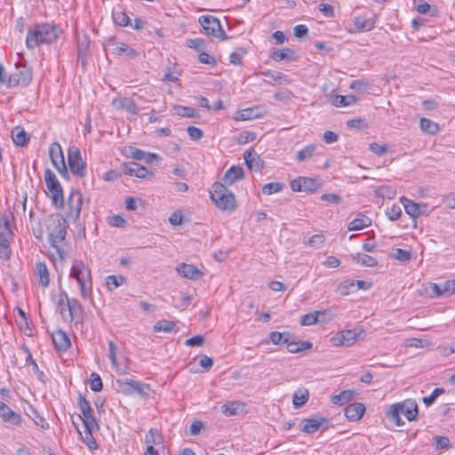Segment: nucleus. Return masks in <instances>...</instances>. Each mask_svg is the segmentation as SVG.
I'll return each instance as SVG.
<instances>
[{
    "instance_id": "1",
    "label": "nucleus",
    "mask_w": 455,
    "mask_h": 455,
    "mask_svg": "<svg viewBox=\"0 0 455 455\" xmlns=\"http://www.w3.org/2000/svg\"><path fill=\"white\" fill-rule=\"evenodd\" d=\"M58 28L50 23H38L28 30L26 45L34 49L43 44H52L58 38Z\"/></svg>"
},
{
    "instance_id": "2",
    "label": "nucleus",
    "mask_w": 455,
    "mask_h": 455,
    "mask_svg": "<svg viewBox=\"0 0 455 455\" xmlns=\"http://www.w3.org/2000/svg\"><path fill=\"white\" fill-rule=\"evenodd\" d=\"M69 277L74 278L80 290V295L84 299H92V278L91 269L84 261L74 259L72 261Z\"/></svg>"
},
{
    "instance_id": "3",
    "label": "nucleus",
    "mask_w": 455,
    "mask_h": 455,
    "mask_svg": "<svg viewBox=\"0 0 455 455\" xmlns=\"http://www.w3.org/2000/svg\"><path fill=\"white\" fill-rule=\"evenodd\" d=\"M418 404L414 399H406L401 403L390 405L387 416L392 419L397 427L404 424L401 415H404L409 421L415 420L418 416Z\"/></svg>"
},
{
    "instance_id": "4",
    "label": "nucleus",
    "mask_w": 455,
    "mask_h": 455,
    "mask_svg": "<svg viewBox=\"0 0 455 455\" xmlns=\"http://www.w3.org/2000/svg\"><path fill=\"white\" fill-rule=\"evenodd\" d=\"M46 228L51 246L60 251L59 246L67 235V220L60 214L51 215L47 220Z\"/></svg>"
},
{
    "instance_id": "5",
    "label": "nucleus",
    "mask_w": 455,
    "mask_h": 455,
    "mask_svg": "<svg viewBox=\"0 0 455 455\" xmlns=\"http://www.w3.org/2000/svg\"><path fill=\"white\" fill-rule=\"evenodd\" d=\"M210 197L216 207L223 212H232L235 209V199L224 184L214 183L210 191Z\"/></svg>"
},
{
    "instance_id": "6",
    "label": "nucleus",
    "mask_w": 455,
    "mask_h": 455,
    "mask_svg": "<svg viewBox=\"0 0 455 455\" xmlns=\"http://www.w3.org/2000/svg\"><path fill=\"white\" fill-rule=\"evenodd\" d=\"M12 212H4L0 217V258L7 259L11 256V241L13 236Z\"/></svg>"
},
{
    "instance_id": "7",
    "label": "nucleus",
    "mask_w": 455,
    "mask_h": 455,
    "mask_svg": "<svg viewBox=\"0 0 455 455\" xmlns=\"http://www.w3.org/2000/svg\"><path fill=\"white\" fill-rule=\"evenodd\" d=\"M44 180L52 204L57 208H62L64 205L63 190L55 174L51 170H46Z\"/></svg>"
},
{
    "instance_id": "8",
    "label": "nucleus",
    "mask_w": 455,
    "mask_h": 455,
    "mask_svg": "<svg viewBox=\"0 0 455 455\" xmlns=\"http://www.w3.org/2000/svg\"><path fill=\"white\" fill-rule=\"evenodd\" d=\"M363 330L362 328H354L337 332L331 338V343L335 347H350L362 338Z\"/></svg>"
},
{
    "instance_id": "9",
    "label": "nucleus",
    "mask_w": 455,
    "mask_h": 455,
    "mask_svg": "<svg viewBox=\"0 0 455 455\" xmlns=\"http://www.w3.org/2000/svg\"><path fill=\"white\" fill-rule=\"evenodd\" d=\"M32 79V70L25 66L17 67L8 78L5 77L4 84L7 87L27 86Z\"/></svg>"
},
{
    "instance_id": "10",
    "label": "nucleus",
    "mask_w": 455,
    "mask_h": 455,
    "mask_svg": "<svg viewBox=\"0 0 455 455\" xmlns=\"http://www.w3.org/2000/svg\"><path fill=\"white\" fill-rule=\"evenodd\" d=\"M199 23L207 35L226 39V33L223 31L220 20L211 15H205L199 18Z\"/></svg>"
},
{
    "instance_id": "11",
    "label": "nucleus",
    "mask_w": 455,
    "mask_h": 455,
    "mask_svg": "<svg viewBox=\"0 0 455 455\" xmlns=\"http://www.w3.org/2000/svg\"><path fill=\"white\" fill-rule=\"evenodd\" d=\"M68 163L71 172L77 177H84L86 170L84 164L81 157V153L78 148H69L68 154Z\"/></svg>"
},
{
    "instance_id": "12",
    "label": "nucleus",
    "mask_w": 455,
    "mask_h": 455,
    "mask_svg": "<svg viewBox=\"0 0 455 455\" xmlns=\"http://www.w3.org/2000/svg\"><path fill=\"white\" fill-rule=\"evenodd\" d=\"M82 205L83 196L81 192L77 190L71 191L68 198V218L73 220H78L81 213Z\"/></svg>"
},
{
    "instance_id": "13",
    "label": "nucleus",
    "mask_w": 455,
    "mask_h": 455,
    "mask_svg": "<svg viewBox=\"0 0 455 455\" xmlns=\"http://www.w3.org/2000/svg\"><path fill=\"white\" fill-rule=\"evenodd\" d=\"M49 155L54 168L60 174L66 175L68 171L60 145L57 142L52 143L49 148Z\"/></svg>"
},
{
    "instance_id": "14",
    "label": "nucleus",
    "mask_w": 455,
    "mask_h": 455,
    "mask_svg": "<svg viewBox=\"0 0 455 455\" xmlns=\"http://www.w3.org/2000/svg\"><path fill=\"white\" fill-rule=\"evenodd\" d=\"M118 384L121 391L125 395H143L145 394L146 389H148V385L131 379H124L123 380H119Z\"/></svg>"
},
{
    "instance_id": "15",
    "label": "nucleus",
    "mask_w": 455,
    "mask_h": 455,
    "mask_svg": "<svg viewBox=\"0 0 455 455\" xmlns=\"http://www.w3.org/2000/svg\"><path fill=\"white\" fill-rule=\"evenodd\" d=\"M122 171L125 175L134 176L140 179H145L148 176L153 175V173L150 172L145 166H142L140 164L134 162L123 164Z\"/></svg>"
},
{
    "instance_id": "16",
    "label": "nucleus",
    "mask_w": 455,
    "mask_h": 455,
    "mask_svg": "<svg viewBox=\"0 0 455 455\" xmlns=\"http://www.w3.org/2000/svg\"><path fill=\"white\" fill-rule=\"evenodd\" d=\"M0 418L11 426H19L21 422L20 415L13 411L4 403L0 402Z\"/></svg>"
},
{
    "instance_id": "17",
    "label": "nucleus",
    "mask_w": 455,
    "mask_h": 455,
    "mask_svg": "<svg viewBox=\"0 0 455 455\" xmlns=\"http://www.w3.org/2000/svg\"><path fill=\"white\" fill-rule=\"evenodd\" d=\"M243 159L246 166L251 171L258 172L263 167V162L257 152L253 149L245 151L243 154Z\"/></svg>"
},
{
    "instance_id": "18",
    "label": "nucleus",
    "mask_w": 455,
    "mask_h": 455,
    "mask_svg": "<svg viewBox=\"0 0 455 455\" xmlns=\"http://www.w3.org/2000/svg\"><path fill=\"white\" fill-rule=\"evenodd\" d=\"M365 412V406L361 403H354L345 408V416L350 421H358Z\"/></svg>"
},
{
    "instance_id": "19",
    "label": "nucleus",
    "mask_w": 455,
    "mask_h": 455,
    "mask_svg": "<svg viewBox=\"0 0 455 455\" xmlns=\"http://www.w3.org/2000/svg\"><path fill=\"white\" fill-rule=\"evenodd\" d=\"M145 444L147 447L164 449V436L157 429L151 428L145 435Z\"/></svg>"
},
{
    "instance_id": "20",
    "label": "nucleus",
    "mask_w": 455,
    "mask_h": 455,
    "mask_svg": "<svg viewBox=\"0 0 455 455\" xmlns=\"http://www.w3.org/2000/svg\"><path fill=\"white\" fill-rule=\"evenodd\" d=\"M112 105L116 109H124L126 110L130 114H138L139 108L135 103V101L131 98H119V99H114L112 101Z\"/></svg>"
},
{
    "instance_id": "21",
    "label": "nucleus",
    "mask_w": 455,
    "mask_h": 455,
    "mask_svg": "<svg viewBox=\"0 0 455 455\" xmlns=\"http://www.w3.org/2000/svg\"><path fill=\"white\" fill-rule=\"evenodd\" d=\"M176 270L181 276L188 279L196 280L202 275L201 271L190 264L181 263L177 266Z\"/></svg>"
},
{
    "instance_id": "22",
    "label": "nucleus",
    "mask_w": 455,
    "mask_h": 455,
    "mask_svg": "<svg viewBox=\"0 0 455 455\" xmlns=\"http://www.w3.org/2000/svg\"><path fill=\"white\" fill-rule=\"evenodd\" d=\"M262 116L261 109L259 107H253L242 109L236 112L235 120L247 121L260 118Z\"/></svg>"
},
{
    "instance_id": "23",
    "label": "nucleus",
    "mask_w": 455,
    "mask_h": 455,
    "mask_svg": "<svg viewBox=\"0 0 455 455\" xmlns=\"http://www.w3.org/2000/svg\"><path fill=\"white\" fill-rule=\"evenodd\" d=\"M52 339L54 346L59 350H67L71 345L68 335L61 330L54 331Z\"/></svg>"
},
{
    "instance_id": "24",
    "label": "nucleus",
    "mask_w": 455,
    "mask_h": 455,
    "mask_svg": "<svg viewBox=\"0 0 455 455\" xmlns=\"http://www.w3.org/2000/svg\"><path fill=\"white\" fill-rule=\"evenodd\" d=\"M243 177V170L240 166L234 165L230 167L224 174L223 182L226 185H232L236 180Z\"/></svg>"
},
{
    "instance_id": "25",
    "label": "nucleus",
    "mask_w": 455,
    "mask_h": 455,
    "mask_svg": "<svg viewBox=\"0 0 455 455\" xmlns=\"http://www.w3.org/2000/svg\"><path fill=\"white\" fill-rule=\"evenodd\" d=\"M36 275L39 279V283L46 288L50 283V274L47 268V266L44 262H37L36 264Z\"/></svg>"
},
{
    "instance_id": "26",
    "label": "nucleus",
    "mask_w": 455,
    "mask_h": 455,
    "mask_svg": "<svg viewBox=\"0 0 455 455\" xmlns=\"http://www.w3.org/2000/svg\"><path fill=\"white\" fill-rule=\"evenodd\" d=\"M325 419H305L302 421L301 431L307 434H313L316 432L322 424L325 422Z\"/></svg>"
},
{
    "instance_id": "27",
    "label": "nucleus",
    "mask_w": 455,
    "mask_h": 455,
    "mask_svg": "<svg viewBox=\"0 0 455 455\" xmlns=\"http://www.w3.org/2000/svg\"><path fill=\"white\" fill-rule=\"evenodd\" d=\"M400 202L403 205L405 212L412 219H417L420 215L419 205L415 202L405 196H401Z\"/></svg>"
},
{
    "instance_id": "28",
    "label": "nucleus",
    "mask_w": 455,
    "mask_h": 455,
    "mask_svg": "<svg viewBox=\"0 0 455 455\" xmlns=\"http://www.w3.org/2000/svg\"><path fill=\"white\" fill-rule=\"evenodd\" d=\"M117 347L114 341H108V357L111 361L112 367L116 372L126 373V368L120 365L116 359Z\"/></svg>"
},
{
    "instance_id": "29",
    "label": "nucleus",
    "mask_w": 455,
    "mask_h": 455,
    "mask_svg": "<svg viewBox=\"0 0 455 455\" xmlns=\"http://www.w3.org/2000/svg\"><path fill=\"white\" fill-rule=\"evenodd\" d=\"M371 224V220L363 214L358 215L355 219L350 221L347 225L348 230H361L369 227Z\"/></svg>"
},
{
    "instance_id": "30",
    "label": "nucleus",
    "mask_w": 455,
    "mask_h": 455,
    "mask_svg": "<svg viewBox=\"0 0 455 455\" xmlns=\"http://www.w3.org/2000/svg\"><path fill=\"white\" fill-rule=\"evenodd\" d=\"M309 398V392L307 388L297 389L292 395V404L295 408H299L304 405Z\"/></svg>"
},
{
    "instance_id": "31",
    "label": "nucleus",
    "mask_w": 455,
    "mask_h": 455,
    "mask_svg": "<svg viewBox=\"0 0 455 455\" xmlns=\"http://www.w3.org/2000/svg\"><path fill=\"white\" fill-rule=\"evenodd\" d=\"M354 25L360 32L370 31L374 28V20L365 16H357L354 20Z\"/></svg>"
},
{
    "instance_id": "32",
    "label": "nucleus",
    "mask_w": 455,
    "mask_h": 455,
    "mask_svg": "<svg viewBox=\"0 0 455 455\" xmlns=\"http://www.w3.org/2000/svg\"><path fill=\"white\" fill-rule=\"evenodd\" d=\"M351 258L355 263L360 264L361 266L363 267H372L378 265V260L375 258L367 254L356 253L355 255H351Z\"/></svg>"
},
{
    "instance_id": "33",
    "label": "nucleus",
    "mask_w": 455,
    "mask_h": 455,
    "mask_svg": "<svg viewBox=\"0 0 455 455\" xmlns=\"http://www.w3.org/2000/svg\"><path fill=\"white\" fill-rule=\"evenodd\" d=\"M419 126L422 132L431 135H435L439 132V124L428 118L422 117L419 120Z\"/></svg>"
},
{
    "instance_id": "34",
    "label": "nucleus",
    "mask_w": 455,
    "mask_h": 455,
    "mask_svg": "<svg viewBox=\"0 0 455 455\" xmlns=\"http://www.w3.org/2000/svg\"><path fill=\"white\" fill-rule=\"evenodd\" d=\"M354 395L355 392L353 390H343L331 397V403L336 405H343L351 401Z\"/></svg>"
},
{
    "instance_id": "35",
    "label": "nucleus",
    "mask_w": 455,
    "mask_h": 455,
    "mask_svg": "<svg viewBox=\"0 0 455 455\" xmlns=\"http://www.w3.org/2000/svg\"><path fill=\"white\" fill-rule=\"evenodd\" d=\"M125 283L123 275H108L105 279V285L108 291H112Z\"/></svg>"
},
{
    "instance_id": "36",
    "label": "nucleus",
    "mask_w": 455,
    "mask_h": 455,
    "mask_svg": "<svg viewBox=\"0 0 455 455\" xmlns=\"http://www.w3.org/2000/svg\"><path fill=\"white\" fill-rule=\"evenodd\" d=\"M375 195L383 199H392L395 196L396 190L391 185H382L375 189Z\"/></svg>"
},
{
    "instance_id": "37",
    "label": "nucleus",
    "mask_w": 455,
    "mask_h": 455,
    "mask_svg": "<svg viewBox=\"0 0 455 455\" xmlns=\"http://www.w3.org/2000/svg\"><path fill=\"white\" fill-rule=\"evenodd\" d=\"M83 442L91 451L98 449V444L92 435V430L84 429V434L76 427Z\"/></svg>"
},
{
    "instance_id": "38",
    "label": "nucleus",
    "mask_w": 455,
    "mask_h": 455,
    "mask_svg": "<svg viewBox=\"0 0 455 455\" xmlns=\"http://www.w3.org/2000/svg\"><path fill=\"white\" fill-rule=\"evenodd\" d=\"M68 320L72 321L82 311L80 302L76 299H68Z\"/></svg>"
},
{
    "instance_id": "39",
    "label": "nucleus",
    "mask_w": 455,
    "mask_h": 455,
    "mask_svg": "<svg viewBox=\"0 0 455 455\" xmlns=\"http://www.w3.org/2000/svg\"><path fill=\"white\" fill-rule=\"evenodd\" d=\"M154 331L156 332H166L171 333L176 331V325L173 322L163 320L156 323L153 327Z\"/></svg>"
},
{
    "instance_id": "40",
    "label": "nucleus",
    "mask_w": 455,
    "mask_h": 455,
    "mask_svg": "<svg viewBox=\"0 0 455 455\" xmlns=\"http://www.w3.org/2000/svg\"><path fill=\"white\" fill-rule=\"evenodd\" d=\"M114 52L117 55H125L129 57H136L139 55L135 49L124 43L117 44L114 49Z\"/></svg>"
},
{
    "instance_id": "41",
    "label": "nucleus",
    "mask_w": 455,
    "mask_h": 455,
    "mask_svg": "<svg viewBox=\"0 0 455 455\" xmlns=\"http://www.w3.org/2000/svg\"><path fill=\"white\" fill-rule=\"evenodd\" d=\"M12 138L14 144L17 146H24L28 141L27 133L23 129H20V127H15L12 131Z\"/></svg>"
},
{
    "instance_id": "42",
    "label": "nucleus",
    "mask_w": 455,
    "mask_h": 455,
    "mask_svg": "<svg viewBox=\"0 0 455 455\" xmlns=\"http://www.w3.org/2000/svg\"><path fill=\"white\" fill-rule=\"evenodd\" d=\"M68 297L67 293L60 294L57 302V311L61 315L62 318L68 321Z\"/></svg>"
},
{
    "instance_id": "43",
    "label": "nucleus",
    "mask_w": 455,
    "mask_h": 455,
    "mask_svg": "<svg viewBox=\"0 0 455 455\" xmlns=\"http://www.w3.org/2000/svg\"><path fill=\"white\" fill-rule=\"evenodd\" d=\"M315 150V146L313 144L307 145L305 148L300 149L296 156L298 162H304L312 157Z\"/></svg>"
},
{
    "instance_id": "44",
    "label": "nucleus",
    "mask_w": 455,
    "mask_h": 455,
    "mask_svg": "<svg viewBox=\"0 0 455 455\" xmlns=\"http://www.w3.org/2000/svg\"><path fill=\"white\" fill-rule=\"evenodd\" d=\"M424 291L426 294L430 298H438L443 296L441 283L437 284L434 283H429L426 284Z\"/></svg>"
},
{
    "instance_id": "45",
    "label": "nucleus",
    "mask_w": 455,
    "mask_h": 455,
    "mask_svg": "<svg viewBox=\"0 0 455 455\" xmlns=\"http://www.w3.org/2000/svg\"><path fill=\"white\" fill-rule=\"evenodd\" d=\"M288 337H291L289 332L271 331L269 333V340L274 345L288 343Z\"/></svg>"
},
{
    "instance_id": "46",
    "label": "nucleus",
    "mask_w": 455,
    "mask_h": 455,
    "mask_svg": "<svg viewBox=\"0 0 455 455\" xmlns=\"http://www.w3.org/2000/svg\"><path fill=\"white\" fill-rule=\"evenodd\" d=\"M322 311H315L313 313L303 315L299 319V323L303 326L313 325L317 323L318 315H323Z\"/></svg>"
},
{
    "instance_id": "47",
    "label": "nucleus",
    "mask_w": 455,
    "mask_h": 455,
    "mask_svg": "<svg viewBox=\"0 0 455 455\" xmlns=\"http://www.w3.org/2000/svg\"><path fill=\"white\" fill-rule=\"evenodd\" d=\"M284 185L280 182H270L267 183L262 187V193L267 196H270L275 193H279L283 189Z\"/></svg>"
},
{
    "instance_id": "48",
    "label": "nucleus",
    "mask_w": 455,
    "mask_h": 455,
    "mask_svg": "<svg viewBox=\"0 0 455 455\" xmlns=\"http://www.w3.org/2000/svg\"><path fill=\"white\" fill-rule=\"evenodd\" d=\"M391 257L399 261L407 262L411 260V254L410 251L400 248H395L392 250Z\"/></svg>"
},
{
    "instance_id": "49",
    "label": "nucleus",
    "mask_w": 455,
    "mask_h": 455,
    "mask_svg": "<svg viewBox=\"0 0 455 455\" xmlns=\"http://www.w3.org/2000/svg\"><path fill=\"white\" fill-rule=\"evenodd\" d=\"M113 20L116 25L121 27L128 26L131 21L128 15L123 11L113 12Z\"/></svg>"
},
{
    "instance_id": "50",
    "label": "nucleus",
    "mask_w": 455,
    "mask_h": 455,
    "mask_svg": "<svg viewBox=\"0 0 455 455\" xmlns=\"http://www.w3.org/2000/svg\"><path fill=\"white\" fill-rule=\"evenodd\" d=\"M356 102V98L353 95H337L334 100V105L337 107H347Z\"/></svg>"
},
{
    "instance_id": "51",
    "label": "nucleus",
    "mask_w": 455,
    "mask_h": 455,
    "mask_svg": "<svg viewBox=\"0 0 455 455\" xmlns=\"http://www.w3.org/2000/svg\"><path fill=\"white\" fill-rule=\"evenodd\" d=\"M302 179H303L302 187H303L304 192H315L320 187V183L315 179L307 178V177H302Z\"/></svg>"
},
{
    "instance_id": "52",
    "label": "nucleus",
    "mask_w": 455,
    "mask_h": 455,
    "mask_svg": "<svg viewBox=\"0 0 455 455\" xmlns=\"http://www.w3.org/2000/svg\"><path fill=\"white\" fill-rule=\"evenodd\" d=\"M270 81L274 82L277 84H289L291 83V80L288 77V76L281 73V72H273L267 76Z\"/></svg>"
},
{
    "instance_id": "53",
    "label": "nucleus",
    "mask_w": 455,
    "mask_h": 455,
    "mask_svg": "<svg viewBox=\"0 0 455 455\" xmlns=\"http://www.w3.org/2000/svg\"><path fill=\"white\" fill-rule=\"evenodd\" d=\"M89 385H90V388L92 391H94V392L101 391L103 385H102V380L100 379V376L96 372L91 373L90 379H89Z\"/></svg>"
},
{
    "instance_id": "54",
    "label": "nucleus",
    "mask_w": 455,
    "mask_h": 455,
    "mask_svg": "<svg viewBox=\"0 0 455 455\" xmlns=\"http://www.w3.org/2000/svg\"><path fill=\"white\" fill-rule=\"evenodd\" d=\"M287 344V350L290 353H298L299 351H302L304 349H307L311 347V344L309 342H303L301 344L290 341V337H288V343Z\"/></svg>"
},
{
    "instance_id": "55",
    "label": "nucleus",
    "mask_w": 455,
    "mask_h": 455,
    "mask_svg": "<svg viewBox=\"0 0 455 455\" xmlns=\"http://www.w3.org/2000/svg\"><path fill=\"white\" fill-rule=\"evenodd\" d=\"M78 404H79L80 411L82 412L81 417L93 415V411L91 407V404L84 397H83V396L79 397Z\"/></svg>"
},
{
    "instance_id": "56",
    "label": "nucleus",
    "mask_w": 455,
    "mask_h": 455,
    "mask_svg": "<svg viewBox=\"0 0 455 455\" xmlns=\"http://www.w3.org/2000/svg\"><path fill=\"white\" fill-rule=\"evenodd\" d=\"M239 403L237 402H230L225 403L221 406V411L226 416H233L237 413V410L239 408Z\"/></svg>"
},
{
    "instance_id": "57",
    "label": "nucleus",
    "mask_w": 455,
    "mask_h": 455,
    "mask_svg": "<svg viewBox=\"0 0 455 455\" xmlns=\"http://www.w3.org/2000/svg\"><path fill=\"white\" fill-rule=\"evenodd\" d=\"M386 214L390 220L395 221L401 217L402 209L398 204H393L387 208Z\"/></svg>"
},
{
    "instance_id": "58",
    "label": "nucleus",
    "mask_w": 455,
    "mask_h": 455,
    "mask_svg": "<svg viewBox=\"0 0 455 455\" xmlns=\"http://www.w3.org/2000/svg\"><path fill=\"white\" fill-rule=\"evenodd\" d=\"M324 241L325 237L323 234H316L312 235L305 243L313 248H319Z\"/></svg>"
},
{
    "instance_id": "59",
    "label": "nucleus",
    "mask_w": 455,
    "mask_h": 455,
    "mask_svg": "<svg viewBox=\"0 0 455 455\" xmlns=\"http://www.w3.org/2000/svg\"><path fill=\"white\" fill-rule=\"evenodd\" d=\"M175 114L180 116L194 117L196 110L190 107L177 106L174 108Z\"/></svg>"
},
{
    "instance_id": "60",
    "label": "nucleus",
    "mask_w": 455,
    "mask_h": 455,
    "mask_svg": "<svg viewBox=\"0 0 455 455\" xmlns=\"http://www.w3.org/2000/svg\"><path fill=\"white\" fill-rule=\"evenodd\" d=\"M80 419L84 423V429L93 430V429L99 428V425L97 423V420H96L94 415L80 417Z\"/></svg>"
},
{
    "instance_id": "61",
    "label": "nucleus",
    "mask_w": 455,
    "mask_h": 455,
    "mask_svg": "<svg viewBox=\"0 0 455 455\" xmlns=\"http://www.w3.org/2000/svg\"><path fill=\"white\" fill-rule=\"evenodd\" d=\"M443 296L449 297L455 293V280H448L441 283Z\"/></svg>"
},
{
    "instance_id": "62",
    "label": "nucleus",
    "mask_w": 455,
    "mask_h": 455,
    "mask_svg": "<svg viewBox=\"0 0 455 455\" xmlns=\"http://www.w3.org/2000/svg\"><path fill=\"white\" fill-rule=\"evenodd\" d=\"M444 392V390L443 388H440V387H436L435 388L432 393L428 395V396H425L423 397V403L427 405V406H430L431 404H433L435 403V401L436 400V398L442 395L443 393Z\"/></svg>"
},
{
    "instance_id": "63",
    "label": "nucleus",
    "mask_w": 455,
    "mask_h": 455,
    "mask_svg": "<svg viewBox=\"0 0 455 455\" xmlns=\"http://www.w3.org/2000/svg\"><path fill=\"white\" fill-rule=\"evenodd\" d=\"M292 53H293V52L289 48L283 49V50H277L273 53L272 58L275 61H280V60H283L285 59H290V55Z\"/></svg>"
},
{
    "instance_id": "64",
    "label": "nucleus",
    "mask_w": 455,
    "mask_h": 455,
    "mask_svg": "<svg viewBox=\"0 0 455 455\" xmlns=\"http://www.w3.org/2000/svg\"><path fill=\"white\" fill-rule=\"evenodd\" d=\"M108 224L112 227L124 228L126 225V220L120 215H114L109 218Z\"/></svg>"
}]
</instances>
